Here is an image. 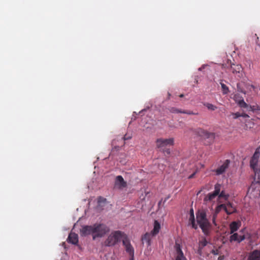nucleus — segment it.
Instances as JSON below:
<instances>
[{"label":"nucleus","instance_id":"obj_17","mask_svg":"<svg viewBox=\"0 0 260 260\" xmlns=\"http://www.w3.org/2000/svg\"><path fill=\"white\" fill-rule=\"evenodd\" d=\"M231 115L233 116L234 119H237L239 117H243L244 118H249V116L245 113H240L239 112L232 113Z\"/></svg>","mask_w":260,"mask_h":260},{"label":"nucleus","instance_id":"obj_39","mask_svg":"<svg viewBox=\"0 0 260 260\" xmlns=\"http://www.w3.org/2000/svg\"><path fill=\"white\" fill-rule=\"evenodd\" d=\"M222 205L224 206V207H222V209L224 210L225 211V212H226L228 207L226 206L225 204H222Z\"/></svg>","mask_w":260,"mask_h":260},{"label":"nucleus","instance_id":"obj_1","mask_svg":"<svg viewBox=\"0 0 260 260\" xmlns=\"http://www.w3.org/2000/svg\"><path fill=\"white\" fill-rule=\"evenodd\" d=\"M109 231V228L106 225L103 223H95L92 225L83 226L80 232L82 235H92V239L95 240L97 238L103 237Z\"/></svg>","mask_w":260,"mask_h":260},{"label":"nucleus","instance_id":"obj_27","mask_svg":"<svg viewBox=\"0 0 260 260\" xmlns=\"http://www.w3.org/2000/svg\"><path fill=\"white\" fill-rule=\"evenodd\" d=\"M259 155H260V152L259 150V148H257L252 157L258 160V158L259 157Z\"/></svg>","mask_w":260,"mask_h":260},{"label":"nucleus","instance_id":"obj_11","mask_svg":"<svg viewBox=\"0 0 260 260\" xmlns=\"http://www.w3.org/2000/svg\"><path fill=\"white\" fill-rule=\"evenodd\" d=\"M241 225V222L238 221H233L230 224V234H232L235 232L237 231Z\"/></svg>","mask_w":260,"mask_h":260},{"label":"nucleus","instance_id":"obj_43","mask_svg":"<svg viewBox=\"0 0 260 260\" xmlns=\"http://www.w3.org/2000/svg\"><path fill=\"white\" fill-rule=\"evenodd\" d=\"M169 198H170V196H168L167 198H165V200H164V202H166V201H167V200L168 199H169Z\"/></svg>","mask_w":260,"mask_h":260},{"label":"nucleus","instance_id":"obj_16","mask_svg":"<svg viewBox=\"0 0 260 260\" xmlns=\"http://www.w3.org/2000/svg\"><path fill=\"white\" fill-rule=\"evenodd\" d=\"M208 242L205 238H203L199 241L198 252L201 253L203 248L207 245Z\"/></svg>","mask_w":260,"mask_h":260},{"label":"nucleus","instance_id":"obj_5","mask_svg":"<svg viewBox=\"0 0 260 260\" xmlns=\"http://www.w3.org/2000/svg\"><path fill=\"white\" fill-rule=\"evenodd\" d=\"M220 184L217 183L215 185L214 190L213 192L208 193L204 198V201H212L219 193L220 191Z\"/></svg>","mask_w":260,"mask_h":260},{"label":"nucleus","instance_id":"obj_14","mask_svg":"<svg viewBox=\"0 0 260 260\" xmlns=\"http://www.w3.org/2000/svg\"><path fill=\"white\" fill-rule=\"evenodd\" d=\"M160 229V224L157 220H155L154 222L153 229L151 232L152 236H156L157 235Z\"/></svg>","mask_w":260,"mask_h":260},{"label":"nucleus","instance_id":"obj_20","mask_svg":"<svg viewBox=\"0 0 260 260\" xmlns=\"http://www.w3.org/2000/svg\"><path fill=\"white\" fill-rule=\"evenodd\" d=\"M175 248L176 249L177 255H183V253L181 250L180 245L179 244L176 243L175 245Z\"/></svg>","mask_w":260,"mask_h":260},{"label":"nucleus","instance_id":"obj_9","mask_svg":"<svg viewBox=\"0 0 260 260\" xmlns=\"http://www.w3.org/2000/svg\"><path fill=\"white\" fill-rule=\"evenodd\" d=\"M230 164V160L229 159L225 160L223 164L220 166L219 168H218L216 171V174L217 175L222 174L225 170L228 168L229 165Z\"/></svg>","mask_w":260,"mask_h":260},{"label":"nucleus","instance_id":"obj_37","mask_svg":"<svg viewBox=\"0 0 260 260\" xmlns=\"http://www.w3.org/2000/svg\"><path fill=\"white\" fill-rule=\"evenodd\" d=\"M237 88H238V90L242 92V93H245V92L242 90V89H241L240 88V83H238L237 85Z\"/></svg>","mask_w":260,"mask_h":260},{"label":"nucleus","instance_id":"obj_26","mask_svg":"<svg viewBox=\"0 0 260 260\" xmlns=\"http://www.w3.org/2000/svg\"><path fill=\"white\" fill-rule=\"evenodd\" d=\"M170 111L173 113H182V110L181 109H177L176 108L172 107L170 109Z\"/></svg>","mask_w":260,"mask_h":260},{"label":"nucleus","instance_id":"obj_32","mask_svg":"<svg viewBox=\"0 0 260 260\" xmlns=\"http://www.w3.org/2000/svg\"><path fill=\"white\" fill-rule=\"evenodd\" d=\"M175 260H187L184 254L181 255H177Z\"/></svg>","mask_w":260,"mask_h":260},{"label":"nucleus","instance_id":"obj_34","mask_svg":"<svg viewBox=\"0 0 260 260\" xmlns=\"http://www.w3.org/2000/svg\"><path fill=\"white\" fill-rule=\"evenodd\" d=\"M255 176L257 178V182L260 183V170L257 172H255Z\"/></svg>","mask_w":260,"mask_h":260},{"label":"nucleus","instance_id":"obj_23","mask_svg":"<svg viewBox=\"0 0 260 260\" xmlns=\"http://www.w3.org/2000/svg\"><path fill=\"white\" fill-rule=\"evenodd\" d=\"M258 162V160L254 159L252 157H251L250 161V167L253 170L255 169V168L256 167L257 164Z\"/></svg>","mask_w":260,"mask_h":260},{"label":"nucleus","instance_id":"obj_31","mask_svg":"<svg viewBox=\"0 0 260 260\" xmlns=\"http://www.w3.org/2000/svg\"><path fill=\"white\" fill-rule=\"evenodd\" d=\"M182 113L186 114L188 115H197L198 113H194L192 111L190 110H182Z\"/></svg>","mask_w":260,"mask_h":260},{"label":"nucleus","instance_id":"obj_25","mask_svg":"<svg viewBox=\"0 0 260 260\" xmlns=\"http://www.w3.org/2000/svg\"><path fill=\"white\" fill-rule=\"evenodd\" d=\"M218 196L219 198H224L225 200H228L229 196L228 194H226L223 191H222L221 192H219Z\"/></svg>","mask_w":260,"mask_h":260},{"label":"nucleus","instance_id":"obj_42","mask_svg":"<svg viewBox=\"0 0 260 260\" xmlns=\"http://www.w3.org/2000/svg\"><path fill=\"white\" fill-rule=\"evenodd\" d=\"M131 256L130 260H134V255L133 256L132 255H129Z\"/></svg>","mask_w":260,"mask_h":260},{"label":"nucleus","instance_id":"obj_15","mask_svg":"<svg viewBox=\"0 0 260 260\" xmlns=\"http://www.w3.org/2000/svg\"><path fill=\"white\" fill-rule=\"evenodd\" d=\"M189 214H190L189 221L190 222L191 226L192 228L196 230L198 228V226L196 224V222H195L194 213H193V210L192 209H190V210L189 211Z\"/></svg>","mask_w":260,"mask_h":260},{"label":"nucleus","instance_id":"obj_8","mask_svg":"<svg viewBox=\"0 0 260 260\" xmlns=\"http://www.w3.org/2000/svg\"><path fill=\"white\" fill-rule=\"evenodd\" d=\"M127 186V183L125 181L123 177L120 176H117L116 177L115 181V187L119 189H122L126 187Z\"/></svg>","mask_w":260,"mask_h":260},{"label":"nucleus","instance_id":"obj_35","mask_svg":"<svg viewBox=\"0 0 260 260\" xmlns=\"http://www.w3.org/2000/svg\"><path fill=\"white\" fill-rule=\"evenodd\" d=\"M106 201V199L102 197H100L99 198H98V202L99 203H104Z\"/></svg>","mask_w":260,"mask_h":260},{"label":"nucleus","instance_id":"obj_18","mask_svg":"<svg viewBox=\"0 0 260 260\" xmlns=\"http://www.w3.org/2000/svg\"><path fill=\"white\" fill-rule=\"evenodd\" d=\"M200 132H199V133L201 136H205L208 138L213 137V133H209L206 131L201 129H200Z\"/></svg>","mask_w":260,"mask_h":260},{"label":"nucleus","instance_id":"obj_44","mask_svg":"<svg viewBox=\"0 0 260 260\" xmlns=\"http://www.w3.org/2000/svg\"><path fill=\"white\" fill-rule=\"evenodd\" d=\"M184 96V94H181L180 95H179V97L180 98H183Z\"/></svg>","mask_w":260,"mask_h":260},{"label":"nucleus","instance_id":"obj_40","mask_svg":"<svg viewBox=\"0 0 260 260\" xmlns=\"http://www.w3.org/2000/svg\"><path fill=\"white\" fill-rule=\"evenodd\" d=\"M226 206L228 207V208H230V207H231V206H233L232 203H228L226 205Z\"/></svg>","mask_w":260,"mask_h":260},{"label":"nucleus","instance_id":"obj_4","mask_svg":"<svg viewBox=\"0 0 260 260\" xmlns=\"http://www.w3.org/2000/svg\"><path fill=\"white\" fill-rule=\"evenodd\" d=\"M174 143V139L172 138L169 139L159 138L156 140V147L164 153L169 155L171 153L170 149L168 146H173Z\"/></svg>","mask_w":260,"mask_h":260},{"label":"nucleus","instance_id":"obj_38","mask_svg":"<svg viewBox=\"0 0 260 260\" xmlns=\"http://www.w3.org/2000/svg\"><path fill=\"white\" fill-rule=\"evenodd\" d=\"M216 217H217V215H215L214 214V215H213V217H212V222L215 225H216V222H215V219H216Z\"/></svg>","mask_w":260,"mask_h":260},{"label":"nucleus","instance_id":"obj_30","mask_svg":"<svg viewBox=\"0 0 260 260\" xmlns=\"http://www.w3.org/2000/svg\"><path fill=\"white\" fill-rule=\"evenodd\" d=\"M246 87L248 90L250 91L254 90L255 88L254 85L249 84H247L246 85Z\"/></svg>","mask_w":260,"mask_h":260},{"label":"nucleus","instance_id":"obj_28","mask_svg":"<svg viewBox=\"0 0 260 260\" xmlns=\"http://www.w3.org/2000/svg\"><path fill=\"white\" fill-rule=\"evenodd\" d=\"M238 104L241 108H246L248 107V105L244 102V100L239 101Z\"/></svg>","mask_w":260,"mask_h":260},{"label":"nucleus","instance_id":"obj_6","mask_svg":"<svg viewBox=\"0 0 260 260\" xmlns=\"http://www.w3.org/2000/svg\"><path fill=\"white\" fill-rule=\"evenodd\" d=\"M230 70L238 78H241L243 77V68L241 65L232 64Z\"/></svg>","mask_w":260,"mask_h":260},{"label":"nucleus","instance_id":"obj_41","mask_svg":"<svg viewBox=\"0 0 260 260\" xmlns=\"http://www.w3.org/2000/svg\"><path fill=\"white\" fill-rule=\"evenodd\" d=\"M195 175V173L192 174L191 175H190L189 177H188V178L189 179H191V178H192L194 176V175Z\"/></svg>","mask_w":260,"mask_h":260},{"label":"nucleus","instance_id":"obj_21","mask_svg":"<svg viewBox=\"0 0 260 260\" xmlns=\"http://www.w3.org/2000/svg\"><path fill=\"white\" fill-rule=\"evenodd\" d=\"M220 84L221 86L222 93L223 94H228L229 92V89L228 87L225 84H224V83H223L221 82H220Z\"/></svg>","mask_w":260,"mask_h":260},{"label":"nucleus","instance_id":"obj_36","mask_svg":"<svg viewBox=\"0 0 260 260\" xmlns=\"http://www.w3.org/2000/svg\"><path fill=\"white\" fill-rule=\"evenodd\" d=\"M245 239V236H239V241H238V242L240 243L241 242V241H242L243 240H244Z\"/></svg>","mask_w":260,"mask_h":260},{"label":"nucleus","instance_id":"obj_7","mask_svg":"<svg viewBox=\"0 0 260 260\" xmlns=\"http://www.w3.org/2000/svg\"><path fill=\"white\" fill-rule=\"evenodd\" d=\"M122 243L123 245L125 247L126 251L129 254V255H132L133 256L134 255V249L131 244L130 241L126 235L124 238L123 239Z\"/></svg>","mask_w":260,"mask_h":260},{"label":"nucleus","instance_id":"obj_10","mask_svg":"<svg viewBox=\"0 0 260 260\" xmlns=\"http://www.w3.org/2000/svg\"><path fill=\"white\" fill-rule=\"evenodd\" d=\"M68 241L73 244H77L78 242V236L74 233H71L68 238Z\"/></svg>","mask_w":260,"mask_h":260},{"label":"nucleus","instance_id":"obj_29","mask_svg":"<svg viewBox=\"0 0 260 260\" xmlns=\"http://www.w3.org/2000/svg\"><path fill=\"white\" fill-rule=\"evenodd\" d=\"M224 206L223 205H219L217 206V207L215 209V211L214 214L217 215L220 211L222 210V207H223Z\"/></svg>","mask_w":260,"mask_h":260},{"label":"nucleus","instance_id":"obj_2","mask_svg":"<svg viewBox=\"0 0 260 260\" xmlns=\"http://www.w3.org/2000/svg\"><path fill=\"white\" fill-rule=\"evenodd\" d=\"M196 218L198 224L201 229L203 233L206 236L209 235L210 223L207 218L206 213L204 210H199L196 213Z\"/></svg>","mask_w":260,"mask_h":260},{"label":"nucleus","instance_id":"obj_33","mask_svg":"<svg viewBox=\"0 0 260 260\" xmlns=\"http://www.w3.org/2000/svg\"><path fill=\"white\" fill-rule=\"evenodd\" d=\"M132 138V134H126L124 136L123 139L124 140H128L131 139Z\"/></svg>","mask_w":260,"mask_h":260},{"label":"nucleus","instance_id":"obj_12","mask_svg":"<svg viewBox=\"0 0 260 260\" xmlns=\"http://www.w3.org/2000/svg\"><path fill=\"white\" fill-rule=\"evenodd\" d=\"M153 236L151 233H146L142 237L141 239L142 242L143 243L146 242L147 246H150L151 238Z\"/></svg>","mask_w":260,"mask_h":260},{"label":"nucleus","instance_id":"obj_24","mask_svg":"<svg viewBox=\"0 0 260 260\" xmlns=\"http://www.w3.org/2000/svg\"><path fill=\"white\" fill-rule=\"evenodd\" d=\"M236 209L233 206H231V207L227 208L226 213L230 215L233 213L236 212Z\"/></svg>","mask_w":260,"mask_h":260},{"label":"nucleus","instance_id":"obj_13","mask_svg":"<svg viewBox=\"0 0 260 260\" xmlns=\"http://www.w3.org/2000/svg\"><path fill=\"white\" fill-rule=\"evenodd\" d=\"M249 260H260V250L253 251L249 256Z\"/></svg>","mask_w":260,"mask_h":260},{"label":"nucleus","instance_id":"obj_22","mask_svg":"<svg viewBox=\"0 0 260 260\" xmlns=\"http://www.w3.org/2000/svg\"><path fill=\"white\" fill-rule=\"evenodd\" d=\"M230 241L231 242H232L233 241H237L238 242L239 235L237 233H233L230 236Z\"/></svg>","mask_w":260,"mask_h":260},{"label":"nucleus","instance_id":"obj_19","mask_svg":"<svg viewBox=\"0 0 260 260\" xmlns=\"http://www.w3.org/2000/svg\"><path fill=\"white\" fill-rule=\"evenodd\" d=\"M203 105L206 107L208 109L211 111H215L217 109V107L216 106L209 103H204Z\"/></svg>","mask_w":260,"mask_h":260},{"label":"nucleus","instance_id":"obj_3","mask_svg":"<svg viewBox=\"0 0 260 260\" xmlns=\"http://www.w3.org/2000/svg\"><path fill=\"white\" fill-rule=\"evenodd\" d=\"M126 235L120 231L112 232L104 241V244L106 246L111 247L117 244L123 240Z\"/></svg>","mask_w":260,"mask_h":260}]
</instances>
